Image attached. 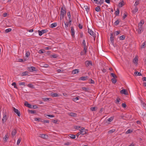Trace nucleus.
<instances>
[{
	"mask_svg": "<svg viewBox=\"0 0 146 146\" xmlns=\"http://www.w3.org/2000/svg\"><path fill=\"white\" fill-rule=\"evenodd\" d=\"M7 119L8 118L7 117V115L5 113L3 114V117L2 120V123L3 124L5 123Z\"/></svg>",
	"mask_w": 146,
	"mask_h": 146,
	"instance_id": "f03ea898",
	"label": "nucleus"
},
{
	"mask_svg": "<svg viewBox=\"0 0 146 146\" xmlns=\"http://www.w3.org/2000/svg\"><path fill=\"white\" fill-rule=\"evenodd\" d=\"M116 78H113L111 79V81L112 83H115L117 82Z\"/></svg>",
	"mask_w": 146,
	"mask_h": 146,
	"instance_id": "a19ab883",
	"label": "nucleus"
},
{
	"mask_svg": "<svg viewBox=\"0 0 146 146\" xmlns=\"http://www.w3.org/2000/svg\"><path fill=\"white\" fill-rule=\"evenodd\" d=\"M119 9L118 8L117 9L116 11H115V14L116 16H118L119 15Z\"/></svg>",
	"mask_w": 146,
	"mask_h": 146,
	"instance_id": "bb28decb",
	"label": "nucleus"
},
{
	"mask_svg": "<svg viewBox=\"0 0 146 146\" xmlns=\"http://www.w3.org/2000/svg\"><path fill=\"white\" fill-rule=\"evenodd\" d=\"M120 92L121 94H123L125 95H127L128 94L126 90L124 89L121 90Z\"/></svg>",
	"mask_w": 146,
	"mask_h": 146,
	"instance_id": "f8f14e48",
	"label": "nucleus"
},
{
	"mask_svg": "<svg viewBox=\"0 0 146 146\" xmlns=\"http://www.w3.org/2000/svg\"><path fill=\"white\" fill-rule=\"evenodd\" d=\"M111 76L113 78H117V77L116 76L114 73H111Z\"/></svg>",
	"mask_w": 146,
	"mask_h": 146,
	"instance_id": "72a5a7b5",
	"label": "nucleus"
},
{
	"mask_svg": "<svg viewBox=\"0 0 146 146\" xmlns=\"http://www.w3.org/2000/svg\"><path fill=\"white\" fill-rule=\"evenodd\" d=\"M82 44L83 45L84 47L88 46V45H86V44L85 41V40H84L83 41Z\"/></svg>",
	"mask_w": 146,
	"mask_h": 146,
	"instance_id": "37998d69",
	"label": "nucleus"
},
{
	"mask_svg": "<svg viewBox=\"0 0 146 146\" xmlns=\"http://www.w3.org/2000/svg\"><path fill=\"white\" fill-rule=\"evenodd\" d=\"M96 108L95 107H92L90 108V110L92 111H95L96 110Z\"/></svg>",
	"mask_w": 146,
	"mask_h": 146,
	"instance_id": "09e8293b",
	"label": "nucleus"
},
{
	"mask_svg": "<svg viewBox=\"0 0 146 146\" xmlns=\"http://www.w3.org/2000/svg\"><path fill=\"white\" fill-rule=\"evenodd\" d=\"M80 127L78 126H74V128L76 129H78L80 128Z\"/></svg>",
	"mask_w": 146,
	"mask_h": 146,
	"instance_id": "774afa93",
	"label": "nucleus"
},
{
	"mask_svg": "<svg viewBox=\"0 0 146 146\" xmlns=\"http://www.w3.org/2000/svg\"><path fill=\"white\" fill-rule=\"evenodd\" d=\"M134 74L136 76H142V74L140 72H135L134 73Z\"/></svg>",
	"mask_w": 146,
	"mask_h": 146,
	"instance_id": "7c9ffc66",
	"label": "nucleus"
},
{
	"mask_svg": "<svg viewBox=\"0 0 146 146\" xmlns=\"http://www.w3.org/2000/svg\"><path fill=\"white\" fill-rule=\"evenodd\" d=\"M143 31V30L142 27H138V33L139 34H140L141 32H142Z\"/></svg>",
	"mask_w": 146,
	"mask_h": 146,
	"instance_id": "dca6fc26",
	"label": "nucleus"
},
{
	"mask_svg": "<svg viewBox=\"0 0 146 146\" xmlns=\"http://www.w3.org/2000/svg\"><path fill=\"white\" fill-rule=\"evenodd\" d=\"M67 16L68 17L69 19H70L71 15H70V12H69L67 13Z\"/></svg>",
	"mask_w": 146,
	"mask_h": 146,
	"instance_id": "0e129e2a",
	"label": "nucleus"
},
{
	"mask_svg": "<svg viewBox=\"0 0 146 146\" xmlns=\"http://www.w3.org/2000/svg\"><path fill=\"white\" fill-rule=\"evenodd\" d=\"M79 99V98L78 97H76L75 98H74L73 99V100L75 102H76V101L78 100Z\"/></svg>",
	"mask_w": 146,
	"mask_h": 146,
	"instance_id": "6e6d98bb",
	"label": "nucleus"
},
{
	"mask_svg": "<svg viewBox=\"0 0 146 146\" xmlns=\"http://www.w3.org/2000/svg\"><path fill=\"white\" fill-rule=\"evenodd\" d=\"M32 108H33L35 109H36L38 108V107L36 105H32Z\"/></svg>",
	"mask_w": 146,
	"mask_h": 146,
	"instance_id": "bf43d9fd",
	"label": "nucleus"
},
{
	"mask_svg": "<svg viewBox=\"0 0 146 146\" xmlns=\"http://www.w3.org/2000/svg\"><path fill=\"white\" fill-rule=\"evenodd\" d=\"M13 111H14L19 116H20L21 114L20 113V111L17 110V109H16L14 107H13Z\"/></svg>",
	"mask_w": 146,
	"mask_h": 146,
	"instance_id": "6e6552de",
	"label": "nucleus"
},
{
	"mask_svg": "<svg viewBox=\"0 0 146 146\" xmlns=\"http://www.w3.org/2000/svg\"><path fill=\"white\" fill-rule=\"evenodd\" d=\"M122 107L123 108H125L126 107V105L125 103H123L122 105Z\"/></svg>",
	"mask_w": 146,
	"mask_h": 146,
	"instance_id": "338daca9",
	"label": "nucleus"
},
{
	"mask_svg": "<svg viewBox=\"0 0 146 146\" xmlns=\"http://www.w3.org/2000/svg\"><path fill=\"white\" fill-rule=\"evenodd\" d=\"M38 34L39 36H41L43 34L47 33L48 31L46 29L42 30L41 31H38Z\"/></svg>",
	"mask_w": 146,
	"mask_h": 146,
	"instance_id": "20e7f679",
	"label": "nucleus"
},
{
	"mask_svg": "<svg viewBox=\"0 0 146 146\" xmlns=\"http://www.w3.org/2000/svg\"><path fill=\"white\" fill-rule=\"evenodd\" d=\"M57 26V24L56 23H54L50 25V27L51 28H53L54 27H56Z\"/></svg>",
	"mask_w": 146,
	"mask_h": 146,
	"instance_id": "f3484780",
	"label": "nucleus"
},
{
	"mask_svg": "<svg viewBox=\"0 0 146 146\" xmlns=\"http://www.w3.org/2000/svg\"><path fill=\"white\" fill-rule=\"evenodd\" d=\"M84 8L86 10V11L87 13H88V12L89 11V9L88 8V7L87 6H84Z\"/></svg>",
	"mask_w": 146,
	"mask_h": 146,
	"instance_id": "473e14b6",
	"label": "nucleus"
},
{
	"mask_svg": "<svg viewBox=\"0 0 146 146\" xmlns=\"http://www.w3.org/2000/svg\"><path fill=\"white\" fill-rule=\"evenodd\" d=\"M146 42H144L141 45V48H144L145 47V43Z\"/></svg>",
	"mask_w": 146,
	"mask_h": 146,
	"instance_id": "603ef678",
	"label": "nucleus"
},
{
	"mask_svg": "<svg viewBox=\"0 0 146 146\" xmlns=\"http://www.w3.org/2000/svg\"><path fill=\"white\" fill-rule=\"evenodd\" d=\"M40 136H39L40 137H41V138H44V139L46 138H45L46 136L48 137V135H46L45 134H40Z\"/></svg>",
	"mask_w": 146,
	"mask_h": 146,
	"instance_id": "cd10ccee",
	"label": "nucleus"
},
{
	"mask_svg": "<svg viewBox=\"0 0 146 146\" xmlns=\"http://www.w3.org/2000/svg\"><path fill=\"white\" fill-rule=\"evenodd\" d=\"M87 76H82L80 78V80H86L87 79Z\"/></svg>",
	"mask_w": 146,
	"mask_h": 146,
	"instance_id": "412c9836",
	"label": "nucleus"
},
{
	"mask_svg": "<svg viewBox=\"0 0 146 146\" xmlns=\"http://www.w3.org/2000/svg\"><path fill=\"white\" fill-rule=\"evenodd\" d=\"M43 100L44 101H50L51 100V99L50 98H42Z\"/></svg>",
	"mask_w": 146,
	"mask_h": 146,
	"instance_id": "393cba45",
	"label": "nucleus"
},
{
	"mask_svg": "<svg viewBox=\"0 0 146 146\" xmlns=\"http://www.w3.org/2000/svg\"><path fill=\"white\" fill-rule=\"evenodd\" d=\"M69 115L73 117H75L77 115L74 112H70L69 113Z\"/></svg>",
	"mask_w": 146,
	"mask_h": 146,
	"instance_id": "ddd939ff",
	"label": "nucleus"
},
{
	"mask_svg": "<svg viewBox=\"0 0 146 146\" xmlns=\"http://www.w3.org/2000/svg\"><path fill=\"white\" fill-rule=\"evenodd\" d=\"M113 117H111L108 118V119L107 120L108 121L111 122L113 120Z\"/></svg>",
	"mask_w": 146,
	"mask_h": 146,
	"instance_id": "3c124183",
	"label": "nucleus"
},
{
	"mask_svg": "<svg viewBox=\"0 0 146 146\" xmlns=\"http://www.w3.org/2000/svg\"><path fill=\"white\" fill-rule=\"evenodd\" d=\"M27 31L29 32H33V31L34 30L33 29H30V30H29V29H27Z\"/></svg>",
	"mask_w": 146,
	"mask_h": 146,
	"instance_id": "680f3d73",
	"label": "nucleus"
},
{
	"mask_svg": "<svg viewBox=\"0 0 146 146\" xmlns=\"http://www.w3.org/2000/svg\"><path fill=\"white\" fill-rule=\"evenodd\" d=\"M139 4V1H136L135 3L134 4V6L136 7L137 5Z\"/></svg>",
	"mask_w": 146,
	"mask_h": 146,
	"instance_id": "69168bd1",
	"label": "nucleus"
},
{
	"mask_svg": "<svg viewBox=\"0 0 146 146\" xmlns=\"http://www.w3.org/2000/svg\"><path fill=\"white\" fill-rule=\"evenodd\" d=\"M123 1H122L120 2L118 4L119 6L120 7H122L123 5Z\"/></svg>",
	"mask_w": 146,
	"mask_h": 146,
	"instance_id": "4be33fe9",
	"label": "nucleus"
},
{
	"mask_svg": "<svg viewBox=\"0 0 146 146\" xmlns=\"http://www.w3.org/2000/svg\"><path fill=\"white\" fill-rule=\"evenodd\" d=\"M113 34L112 33L110 35L111 36L110 37V40L112 44H113L114 42V39H113L114 37L113 36Z\"/></svg>",
	"mask_w": 146,
	"mask_h": 146,
	"instance_id": "2eb2a0df",
	"label": "nucleus"
},
{
	"mask_svg": "<svg viewBox=\"0 0 146 146\" xmlns=\"http://www.w3.org/2000/svg\"><path fill=\"white\" fill-rule=\"evenodd\" d=\"M41 119L40 118H35V120L36 121H39Z\"/></svg>",
	"mask_w": 146,
	"mask_h": 146,
	"instance_id": "052dcab7",
	"label": "nucleus"
},
{
	"mask_svg": "<svg viewBox=\"0 0 146 146\" xmlns=\"http://www.w3.org/2000/svg\"><path fill=\"white\" fill-rule=\"evenodd\" d=\"M4 138L5 139V141H7L8 138L7 137V135H5Z\"/></svg>",
	"mask_w": 146,
	"mask_h": 146,
	"instance_id": "5fc2aeb1",
	"label": "nucleus"
},
{
	"mask_svg": "<svg viewBox=\"0 0 146 146\" xmlns=\"http://www.w3.org/2000/svg\"><path fill=\"white\" fill-rule=\"evenodd\" d=\"M79 72V70L76 69L73 70L72 72V73L73 74H75L76 73H78Z\"/></svg>",
	"mask_w": 146,
	"mask_h": 146,
	"instance_id": "6ab92c4d",
	"label": "nucleus"
},
{
	"mask_svg": "<svg viewBox=\"0 0 146 146\" xmlns=\"http://www.w3.org/2000/svg\"><path fill=\"white\" fill-rule=\"evenodd\" d=\"M69 137H70L71 138L73 139H74L76 137V136L75 135L72 134H69Z\"/></svg>",
	"mask_w": 146,
	"mask_h": 146,
	"instance_id": "c03bdc74",
	"label": "nucleus"
},
{
	"mask_svg": "<svg viewBox=\"0 0 146 146\" xmlns=\"http://www.w3.org/2000/svg\"><path fill=\"white\" fill-rule=\"evenodd\" d=\"M144 22L143 20H141L140 23H139V24H141L142 25L144 24Z\"/></svg>",
	"mask_w": 146,
	"mask_h": 146,
	"instance_id": "4d7b16f0",
	"label": "nucleus"
},
{
	"mask_svg": "<svg viewBox=\"0 0 146 146\" xmlns=\"http://www.w3.org/2000/svg\"><path fill=\"white\" fill-rule=\"evenodd\" d=\"M30 55V53L29 52H27L25 54V56L27 57H28Z\"/></svg>",
	"mask_w": 146,
	"mask_h": 146,
	"instance_id": "8fccbe9b",
	"label": "nucleus"
},
{
	"mask_svg": "<svg viewBox=\"0 0 146 146\" xmlns=\"http://www.w3.org/2000/svg\"><path fill=\"white\" fill-rule=\"evenodd\" d=\"M121 100L120 99L119 97H117L116 99V100L115 102V103L118 104H119V102Z\"/></svg>",
	"mask_w": 146,
	"mask_h": 146,
	"instance_id": "aec40b11",
	"label": "nucleus"
},
{
	"mask_svg": "<svg viewBox=\"0 0 146 146\" xmlns=\"http://www.w3.org/2000/svg\"><path fill=\"white\" fill-rule=\"evenodd\" d=\"M138 11V9L137 7H136L132 11L133 13H135L137 12Z\"/></svg>",
	"mask_w": 146,
	"mask_h": 146,
	"instance_id": "c756f323",
	"label": "nucleus"
},
{
	"mask_svg": "<svg viewBox=\"0 0 146 146\" xmlns=\"http://www.w3.org/2000/svg\"><path fill=\"white\" fill-rule=\"evenodd\" d=\"M95 10L97 12L99 11L100 10V7L99 6H98L95 8Z\"/></svg>",
	"mask_w": 146,
	"mask_h": 146,
	"instance_id": "c9c22d12",
	"label": "nucleus"
},
{
	"mask_svg": "<svg viewBox=\"0 0 146 146\" xmlns=\"http://www.w3.org/2000/svg\"><path fill=\"white\" fill-rule=\"evenodd\" d=\"M28 72L27 71H25V72H23L22 73L21 76H25L27 75H28Z\"/></svg>",
	"mask_w": 146,
	"mask_h": 146,
	"instance_id": "a878e982",
	"label": "nucleus"
},
{
	"mask_svg": "<svg viewBox=\"0 0 146 146\" xmlns=\"http://www.w3.org/2000/svg\"><path fill=\"white\" fill-rule=\"evenodd\" d=\"M64 23L65 27L67 28L68 25V23L67 22L66 23H65V22H64Z\"/></svg>",
	"mask_w": 146,
	"mask_h": 146,
	"instance_id": "e2e57ef3",
	"label": "nucleus"
},
{
	"mask_svg": "<svg viewBox=\"0 0 146 146\" xmlns=\"http://www.w3.org/2000/svg\"><path fill=\"white\" fill-rule=\"evenodd\" d=\"M125 38V37L124 35L121 36L119 37V38L121 40H123Z\"/></svg>",
	"mask_w": 146,
	"mask_h": 146,
	"instance_id": "ea45409f",
	"label": "nucleus"
},
{
	"mask_svg": "<svg viewBox=\"0 0 146 146\" xmlns=\"http://www.w3.org/2000/svg\"><path fill=\"white\" fill-rule=\"evenodd\" d=\"M88 46L84 47V51L85 52V54H87Z\"/></svg>",
	"mask_w": 146,
	"mask_h": 146,
	"instance_id": "58836bf2",
	"label": "nucleus"
},
{
	"mask_svg": "<svg viewBox=\"0 0 146 146\" xmlns=\"http://www.w3.org/2000/svg\"><path fill=\"white\" fill-rule=\"evenodd\" d=\"M138 61V59L136 57H135V58L133 59V62L135 63H137V62Z\"/></svg>",
	"mask_w": 146,
	"mask_h": 146,
	"instance_id": "5701e85b",
	"label": "nucleus"
},
{
	"mask_svg": "<svg viewBox=\"0 0 146 146\" xmlns=\"http://www.w3.org/2000/svg\"><path fill=\"white\" fill-rule=\"evenodd\" d=\"M89 83L91 84H94V81L92 79H90L89 80Z\"/></svg>",
	"mask_w": 146,
	"mask_h": 146,
	"instance_id": "de8ad7c7",
	"label": "nucleus"
},
{
	"mask_svg": "<svg viewBox=\"0 0 146 146\" xmlns=\"http://www.w3.org/2000/svg\"><path fill=\"white\" fill-rule=\"evenodd\" d=\"M24 105L28 107L29 108H32V105L29 104L28 102L26 101L24 104Z\"/></svg>",
	"mask_w": 146,
	"mask_h": 146,
	"instance_id": "9d476101",
	"label": "nucleus"
},
{
	"mask_svg": "<svg viewBox=\"0 0 146 146\" xmlns=\"http://www.w3.org/2000/svg\"><path fill=\"white\" fill-rule=\"evenodd\" d=\"M115 131V129H113L109 131L108 132V133L109 134L111 133L114 132Z\"/></svg>",
	"mask_w": 146,
	"mask_h": 146,
	"instance_id": "c85d7f7f",
	"label": "nucleus"
},
{
	"mask_svg": "<svg viewBox=\"0 0 146 146\" xmlns=\"http://www.w3.org/2000/svg\"><path fill=\"white\" fill-rule=\"evenodd\" d=\"M12 86H14V87L15 88H17V87L16 85V83L15 82H13L12 84Z\"/></svg>",
	"mask_w": 146,
	"mask_h": 146,
	"instance_id": "864d4df0",
	"label": "nucleus"
},
{
	"mask_svg": "<svg viewBox=\"0 0 146 146\" xmlns=\"http://www.w3.org/2000/svg\"><path fill=\"white\" fill-rule=\"evenodd\" d=\"M50 57L51 58H56L58 57V56L56 54H51L50 55Z\"/></svg>",
	"mask_w": 146,
	"mask_h": 146,
	"instance_id": "4c0bfd02",
	"label": "nucleus"
},
{
	"mask_svg": "<svg viewBox=\"0 0 146 146\" xmlns=\"http://www.w3.org/2000/svg\"><path fill=\"white\" fill-rule=\"evenodd\" d=\"M27 70L30 72L36 71L37 70L35 67L33 66H30L27 68Z\"/></svg>",
	"mask_w": 146,
	"mask_h": 146,
	"instance_id": "7ed1b4c3",
	"label": "nucleus"
},
{
	"mask_svg": "<svg viewBox=\"0 0 146 146\" xmlns=\"http://www.w3.org/2000/svg\"><path fill=\"white\" fill-rule=\"evenodd\" d=\"M88 33H89L91 35H92V36H94L95 35V33L92 31L89 28L88 29Z\"/></svg>",
	"mask_w": 146,
	"mask_h": 146,
	"instance_id": "1a4fd4ad",
	"label": "nucleus"
},
{
	"mask_svg": "<svg viewBox=\"0 0 146 146\" xmlns=\"http://www.w3.org/2000/svg\"><path fill=\"white\" fill-rule=\"evenodd\" d=\"M66 14V11L65 10V8H63L62 7L60 11V20H61L64 18V17Z\"/></svg>",
	"mask_w": 146,
	"mask_h": 146,
	"instance_id": "f257e3e1",
	"label": "nucleus"
},
{
	"mask_svg": "<svg viewBox=\"0 0 146 146\" xmlns=\"http://www.w3.org/2000/svg\"><path fill=\"white\" fill-rule=\"evenodd\" d=\"M82 89L83 90H84L86 91H88L89 90V88L85 87H82Z\"/></svg>",
	"mask_w": 146,
	"mask_h": 146,
	"instance_id": "79ce46f5",
	"label": "nucleus"
},
{
	"mask_svg": "<svg viewBox=\"0 0 146 146\" xmlns=\"http://www.w3.org/2000/svg\"><path fill=\"white\" fill-rule=\"evenodd\" d=\"M80 134L82 135H84L87 133L86 130L84 128H83L81 130L80 132Z\"/></svg>",
	"mask_w": 146,
	"mask_h": 146,
	"instance_id": "0eeeda50",
	"label": "nucleus"
},
{
	"mask_svg": "<svg viewBox=\"0 0 146 146\" xmlns=\"http://www.w3.org/2000/svg\"><path fill=\"white\" fill-rule=\"evenodd\" d=\"M27 86L29 87L32 88H35L34 85L31 84H28V85H27Z\"/></svg>",
	"mask_w": 146,
	"mask_h": 146,
	"instance_id": "2f4dec72",
	"label": "nucleus"
},
{
	"mask_svg": "<svg viewBox=\"0 0 146 146\" xmlns=\"http://www.w3.org/2000/svg\"><path fill=\"white\" fill-rule=\"evenodd\" d=\"M17 132V131L15 129H14L12 132L11 134V135L13 137L15 135Z\"/></svg>",
	"mask_w": 146,
	"mask_h": 146,
	"instance_id": "4468645a",
	"label": "nucleus"
},
{
	"mask_svg": "<svg viewBox=\"0 0 146 146\" xmlns=\"http://www.w3.org/2000/svg\"><path fill=\"white\" fill-rule=\"evenodd\" d=\"M51 95L52 97H58L59 96L57 93L54 92L51 93Z\"/></svg>",
	"mask_w": 146,
	"mask_h": 146,
	"instance_id": "a211bd4d",
	"label": "nucleus"
},
{
	"mask_svg": "<svg viewBox=\"0 0 146 146\" xmlns=\"http://www.w3.org/2000/svg\"><path fill=\"white\" fill-rule=\"evenodd\" d=\"M85 64L86 67H88L90 65V66L92 65V62L91 61H86L85 62Z\"/></svg>",
	"mask_w": 146,
	"mask_h": 146,
	"instance_id": "39448f33",
	"label": "nucleus"
},
{
	"mask_svg": "<svg viewBox=\"0 0 146 146\" xmlns=\"http://www.w3.org/2000/svg\"><path fill=\"white\" fill-rule=\"evenodd\" d=\"M119 21L118 20H117L114 23L115 25L117 26L119 24Z\"/></svg>",
	"mask_w": 146,
	"mask_h": 146,
	"instance_id": "a18cd8bd",
	"label": "nucleus"
},
{
	"mask_svg": "<svg viewBox=\"0 0 146 146\" xmlns=\"http://www.w3.org/2000/svg\"><path fill=\"white\" fill-rule=\"evenodd\" d=\"M96 3L101 5L104 3V0H94Z\"/></svg>",
	"mask_w": 146,
	"mask_h": 146,
	"instance_id": "423d86ee",
	"label": "nucleus"
},
{
	"mask_svg": "<svg viewBox=\"0 0 146 146\" xmlns=\"http://www.w3.org/2000/svg\"><path fill=\"white\" fill-rule=\"evenodd\" d=\"M12 30V29L11 28H9L6 30L5 32L7 33L11 32Z\"/></svg>",
	"mask_w": 146,
	"mask_h": 146,
	"instance_id": "49530a36",
	"label": "nucleus"
},
{
	"mask_svg": "<svg viewBox=\"0 0 146 146\" xmlns=\"http://www.w3.org/2000/svg\"><path fill=\"white\" fill-rule=\"evenodd\" d=\"M22 139V138L21 137L19 138L17 140V145H19V143H20L21 140Z\"/></svg>",
	"mask_w": 146,
	"mask_h": 146,
	"instance_id": "f704fd0d",
	"label": "nucleus"
},
{
	"mask_svg": "<svg viewBox=\"0 0 146 146\" xmlns=\"http://www.w3.org/2000/svg\"><path fill=\"white\" fill-rule=\"evenodd\" d=\"M133 131V130H131V129H128L127 131L126 132V134H128V133H131Z\"/></svg>",
	"mask_w": 146,
	"mask_h": 146,
	"instance_id": "e433bc0d",
	"label": "nucleus"
},
{
	"mask_svg": "<svg viewBox=\"0 0 146 146\" xmlns=\"http://www.w3.org/2000/svg\"><path fill=\"white\" fill-rule=\"evenodd\" d=\"M71 34L72 36L73 37H74V33H75V31L74 30V27H71Z\"/></svg>",
	"mask_w": 146,
	"mask_h": 146,
	"instance_id": "9b49d317",
	"label": "nucleus"
},
{
	"mask_svg": "<svg viewBox=\"0 0 146 146\" xmlns=\"http://www.w3.org/2000/svg\"><path fill=\"white\" fill-rule=\"evenodd\" d=\"M120 33V32L119 31H116L115 32V34L116 35H117L119 34Z\"/></svg>",
	"mask_w": 146,
	"mask_h": 146,
	"instance_id": "13d9d810",
	"label": "nucleus"
},
{
	"mask_svg": "<svg viewBox=\"0 0 146 146\" xmlns=\"http://www.w3.org/2000/svg\"><path fill=\"white\" fill-rule=\"evenodd\" d=\"M28 111L29 113H31V114H35L36 113V111L35 110H28Z\"/></svg>",
	"mask_w": 146,
	"mask_h": 146,
	"instance_id": "b1692460",
	"label": "nucleus"
}]
</instances>
